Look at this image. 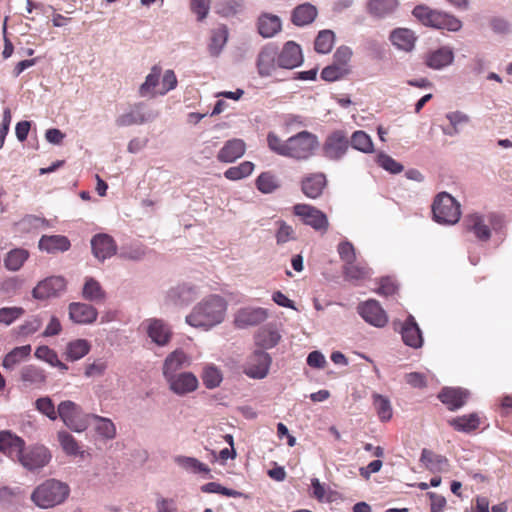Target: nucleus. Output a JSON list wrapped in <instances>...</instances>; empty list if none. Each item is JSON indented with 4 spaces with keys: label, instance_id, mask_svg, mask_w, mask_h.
<instances>
[{
    "label": "nucleus",
    "instance_id": "nucleus-31",
    "mask_svg": "<svg viewBox=\"0 0 512 512\" xmlns=\"http://www.w3.org/2000/svg\"><path fill=\"white\" fill-rule=\"evenodd\" d=\"M82 297L94 303H103L106 300V292L99 281L93 277H86L82 288Z\"/></svg>",
    "mask_w": 512,
    "mask_h": 512
},
{
    "label": "nucleus",
    "instance_id": "nucleus-52",
    "mask_svg": "<svg viewBox=\"0 0 512 512\" xmlns=\"http://www.w3.org/2000/svg\"><path fill=\"white\" fill-rule=\"evenodd\" d=\"M397 4V0H371L369 9L372 14L381 17L393 12Z\"/></svg>",
    "mask_w": 512,
    "mask_h": 512
},
{
    "label": "nucleus",
    "instance_id": "nucleus-26",
    "mask_svg": "<svg viewBox=\"0 0 512 512\" xmlns=\"http://www.w3.org/2000/svg\"><path fill=\"white\" fill-rule=\"evenodd\" d=\"M438 398L449 410L454 411L466 403L468 392L461 388L446 387L441 390Z\"/></svg>",
    "mask_w": 512,
    "mask_h": 512
},
{
    "label": "nucleus",
    "instance_id": "nucleus-41",
    "mask_svg": "<svg viewBox=\"0 0 512 512\" xmlns=\"http://www.w3.org/2000/svg\"><path fill=\"white\" fill-rule=\"evenodd\" d=\"M29 257V252L22 248L11 250L4 259L5 267L10 271L19 270Z\"/></svg>",
    "mask_w": 512,
    "mask_h": 512
},
{
    "label": "nucleus",
    "instance_id": "nucleus-18",
    "mask_svg": "<svg viewBox=\"0 0 512 512\" xmlns=\"http://www.w3.org/2000/svg\"><path fill=\"white\" fill-rule=\"evenodd\" d=\"M92 253L99 261H104L107 258L116 254L117 245L114 239L104 233L95 235L91 239Z\"/></svg>",
    "mask_w": 512,
    "mask_h": 512
},
{
    "label": "nucleus",
    "instance_id": "nucleus-27",
    "mask_svg": "<svg viewBox=\"0 0 512 512\" xmlns=\"http://www.w3.org/2000/svg\"><path fill=\"white\" fill-rule=\"evenodd\" d=\"M454 60V53L449 47H440L425 55V64L432 69H442L450 65Z\"/></svg>",
    "mask_w": 512,
    "mask_h": 512
},
{
    "label": "nucleus",
    "instance_id": "nucleus-24",
    "mask_svg": "<svg viewBox=\"0 0 512 512\" xmlns=\"http://www.w3.org/2000/svg\"><path fill=\"white\" fill-rule=\"evenodd\" d=\"M463 226L465 231L472 232L480 241H488L491 237V230L485 224L483 216L474 213L464 218Z\"/></svg>",
    "mask_w": 512,
    "mask_h": 512
},
{
    "label": "nucleus",
    "instance_id": "nucleus-17",
    "mask_svg": "<svg viewBox=\"0 0 512 512\" xmlns=\"http://www.w3.org/2000/svg\"><path fill=\"white\" fill-rule=\"evenodd\" d=\"M277 57L279 67L285 69H293L303 62L301 47L294 41L286 42Z\"/></svg>",
    "mask_w": 512,
    "mask_h": 512
},
{
    "label": "nucleus",
    "instance_id": "nucleus-36",
    "mask_svg": "<svg viewBox=\"0 0 512 512\" xmlns=\"http://www.w3.org/2000/svg\"><path fill=\"white\" fill-rule=\"evenodd\" d=\"M390 40L397 48L404 51H411L414 47L416 37L409 29L397 28L390 34Z\"/></svg>",
    "mask_w": 512,
    "mask_h": 512
},
{
    "label": "nucleus",
    "instance_id": "nucleus-4",
    "mask_svg": "<svg viewBox=\"0 0 512 512\" xmlns=\"http://www.w3.org/2000/svg\"><path fill=\"white\" fill-rule=\"evenodd\" d=\"M318 138L311 132L301 131L286 140L285 157L306 160L318 147Z\"/></svg>",
    "mask_w": 512,
    "mask_h": 512
},
{
    "label": "nucleus",
    "instance_id": "nucleus-11",
    "mask_svg": "<svg viewBox=\"0 0 512 512\" xmlns=\"http://www.w3.org/2000/svg\"><path fill=\"white\" fill-rule=\"evenodd\" d=\"M51 459L49 450L44 446H34L24 451L17 460L28 470H37L46 466Z\"/></svg>",
    "mask_w": 512,
    "mask_h": 512
},
{
    "label": "nucleus",
    "instance_id": "nucleus-6",
    "mask_svg": "<svg viewBox=\"0 0 512 512\" xmlns=\"http://www.w3.org/2000/svg\"><path fill=\"white\" fill-rule=\"evenodd\" d=\"M58 417L72 431L83 432L88 428L90 415H84L75 402L66 400L58 405Z\"/></svg>",
    "mask_w": 512,
    "mask_h": 512
},
{
    "label": "nucleus",
    "instance_id": "nucleus-64",
    "mask_svg": "<svg viewBox=\"0 0 512 512\" xmlns=\"http://www.w3.org/2000/svg\"><path fill=\"white\" fill-rule=\"evenodd\" d=\"M35 357L49 363L51 366L57 362L58 355L50 347L43 345L39 346L35 351Z\"/></svg>",
    "mask_w": 512,
    "mask_h": 512
},
{
    "label": "nucleus",
    "instance_id": "nucleus-10",
    "mask_svg": "<svg viewBox=\"0 0 512 512\" xmlns=\"http://www.w3.org/2000/svg\"><path fill=\"white\" fill-rule=\"evenodd\" d=\"M278 49L274 45H266L259 52L256 59L257 72L260 77H272L275 75L278 65Z\"/></svg>",
    "mask_w": 512,
    "mask_h": 512
},
{
    "label": "nucleus",
    "instance_id": "nucleus-37",
    "mask_svg": "<svg viewBox=\"0 0 512 512\" xmlns=\"http://www.w3.org/2000/svg\"><path fill=\"white\" fill-rule=\"evenodd\" d=\"M91 349L90 343L85 339L70 341L65 350V357L68 361H77L86 356Z\"/></svg>",
    "mask_w": 512,
    "mask_h": 512
},
{
    "label": "nucleus",
    "instance_id": "nucleus-46",
    "mask_svg": "<svg viewBox=\"0 0 512 512\" xmlns=\"http://www.w3.org/2000/svg\"><path fill=\"white\" fill-rule=\"evenodd\" d=\"M228 31L225 26L215 29L211 36V43L209 44V51L212 56H218L222 48L227 42Z\"/></svg>",
    "mask_w": 512,
    "mask_h": 512
},
{
    "label": "nucleus",
    "instance_id": "nucleus-5",
    "mask_svg": "<svg viewBox=\"0 0 512 512\" xmlns=\"http://www.w3.org/2000/svg\"><path fill=\"white\" fill-rule=\"evenodd\" d=\"M432 213L436 222L452 225L460 219V204L451 195L442 192L434 199Z\"/></svg>",
    "mask_w": 512,
    "mask_h": 512
},
{
    "label": "nucleus",
    "instance_id": "nucleus-28",
    "mask_svg": "<svg viewBox=\"0 0 512 512\" xmlns=\"http://www.w3.org/2000/svg\"><path fill=\"white\" fill-rule=\"evenodd\" d=\"M20 378L27 387L41 388L46 384L47 374L40 367L27 365L21 369Z\"/></svg>",
    "mask_w": 512,
    "mask_h": 512
},
{
    "label": "nucleus",
    "instance_id": "nucleus-54",
    "mask_svg": "<svg viewBox=\"0 0 512 512\" xmlns=\"http://www.w3.org/2000/svg\"><path fill=\"white\" fill-rule=\"evenodd\" d=\"M35 407L52 421L58 418V408L55 409L53 401L48 396L38 398L35 402Z\"/></svg>",
    "mask_w": 512,
    "mask_h": 512
},
{
    "label": "nucleus",
    "instance_id": "nucleus-22",
    "mask_svg": "<svg viewBox=\"0 0 512 512\" xmlns=\"http://www.w3.org/2000/svg\"><path fill=\"white\" fill-rule=\"evenodd\" d=\"M401 336L407 346L420 348L423 345L422 332L412 315H409L403 322Z\"/></svg>",
    "mask_w": 512,
    "mask_h": 512
},
{
    "label": "nucleus",
    "instance_id": "nucleus-34",
    "mask_svg": "<svg viewBox=\"0 0 512 512\" xmlns=\"http://www.w3.org/2000/svg\"><path fill=\"white\" fill-rule=\"evenodd\" d=\"M420 461L431 472L446 471L449 467L448 459L445 456L436 454L426 448L421 452Z\"/></svg>",
    "mask_w": 512,
    "mask_h": 512
},
{
    "label": "nucleus",
    "instance_id": "nucleus-23",
    "mask_svg": "<svg viewBox=\"0 0 512 512\" xmlns=\"http://www.w3.org/2000/svg\"><path fill=\"white\" fill-rule=\"evenodd\" d=\"M246 151V144L242 139H231L225 142L217 154V160L223 163H232L241 158Z\"/></svg>",
    "mask_w": 512,
    "mask_h": 512
},
{
    "label": "nucleus",
    "instance_id": "nucleus-49",
    "mask_svg": "<svg viewBox=\"0 0 512 512\" xmlns=\"http://www.w3.org/2000/svg\"><path fill=\"white\" fill-rule=\"evenodd\" d=\"M254 170V164L250 161H244L238 166L228 168L224 172V176L229 180H240L249 176Z\"/></svg>",
    "mask_w": 512,
    "mask_h": 512
},
{
    "label": "nucleus",
    "instance_id": "nucleus-47",
    "mask_svg": "<svg viewBox=\"0 0 512 512\" xmlns=\"http://www.w3.org/2000/svg\"><path fill=\"white\" fill-rule=\"evenodd\" d=\"M334 40L335 35L331 30H322L315 39L314 48L318 53L327 54L332 50Z\"/></svg>",
    "mask_w": 512,
    "mask_h": 512
},
{
    "label": "nucleus",
    "instance_id": "nucleus-42",
    "mask_svg": "<svg viewBox=\"0 0 512 512\" xmlns=\"http://www.w3.org/2000/svg\"><path fill=\"white\" fill-rule=\"evenodd\" d=\"M175 462L183 469L194 474H208L210 472L208 465L194 457L178 456L175 458Z\"/></svg>",
    "mask_w": 512,
    "mask_h": 512
},
{
    "label": "nucleus",
    "instance_id": "nucleus-50",
    "mask_svg": "<svg viewBox=\"0 0 512 512\" xmlns=\"http://www.w3.org/2000/svg\"><path fill=\"white\" fill-rule=\"evenodd\" d=\"M344 275L348 279L360 280L369 275V268L366 265L357 263L356 260L347 262L344 265Z\"/></svg>",
    "mask_w": 512,
    "mask_h": 512
},
{
    "label": "nucleus",
    "instance_id": "nucleus-32",
    "mask_svg": "<svg viewBox=\"0 0 512 512\" xmlns=\"http://www.w3.org/2000/svg\"><path fill=\"white\" fill-rule=\"evenodd\" d=\"M258 32L264 38H270L281 31L282 23L278 16L264 13L258 18Z\"/></svg>",
    "mask_w": 512,
    "mask_h": 512
},
{
    "label": "nucleus",
    "instance_id": "nucleus-62",
    "mask_svg": "<svg viewBox=\"0 0 512 512\" xmlns=\"http://www.w3.org/2000/svg\"><path fill=\"white\" fill-rule=\"evenodd\" d=\"M351 57H352V50L347 46H341L334 53L333 63H335L339 66H344V68H350L349 62L351 60Z\"/></svg>",
    "mask_w": 512,
    "mask_h": 512
},
{
    "label": "nucleus",
    "instance_id": "nucleus-56",
    "mask_svg": "<svg viewBox=\"0 0 512 512\" xmlns=\"http://www.w3.org/2000/svg\"><path fill=\"white\" fill-rule=\"evenodd\" d=\"M201 491L204 493H217V494H221L223 496L233 497V498H239V497L243 496V494L241 492L226 488L216 482H208V483L204 484L203 486H201Z\"/></svg>",
    "mask_w": 512,
    "mask_h": 512
},
{
    "label": "nucleus",
    "instance_id": "nucleus-3",
    "mask_svg": "<svg viewBox=\"0 0 512 512\" xmlns=\"http://www.w3.org/2000/svg\"><path fill=\"white\" fill-rule=\"evenodd\" d=\"M413 15L426 26L448 31H458L462 27V22L455 16L432 10L426 6H417L413 10Z\"/></svg>",
    "mask_w": 512,
    "mask_h": 512
},
{
    "label": "nucleus",
    "instance_id": "nucleus-21",
    "mask_svg": "<svg viewBox=\"0 0 512 512\" xmlns=\"http://www.w3.org/2000/svg\"><path fill=\"white\" fill-rule=\"evenodd\" d=\"M326 185L327 179L324 173H311L302 179L301 190L308 198L316 199L322 195Z\"/></svg>",
    "mask_w": 512,
    "mask_h": 512
},
{
    "label": "nucleus",
    "instance_id": "nucleus-20",
    "mask_svg": "<svg viewBox=\"0 0 512 512\" xmlns=\"http://www.w3.org/2000/svg\"><path fill=\"white\" fill-rule=\"evenodd\" d=\"M69 318L76 324H91L96 321L98 312L90 304L72 302L69 304Z\"/></svg>",
    "mask_w": 512,
    "mask_h": 512
},
{
    "label": "nucleus",
    "instance_id": "nucleus-25",
    "mask_svg": "<svg viewBox=\"0 0 512 512\" xmlns=\"http://www.w3.org/2000/svg\"><path fill=\"white\" fill-rule=\"evenodd\" d=\"M25 442L20 437L9 431L0 432V452L6 454L11 459H17L24 449Z\"/></svg>",
    "mask_w": 512,
    "mask_h": 512
},
{
    "label": "nucleus",
    "instance_id": "nucleus-55",
    "mask_svg": "<svg viewBox=\"0 0 512 512\" xmlns=\"http://www.w3.org/2000/svg\"><path fill=\"white\" fill-rule=\"evenodd\" d=\"M350 68H344V66H339L335 63L325 67L321 72V77L325 81L333 82L337 81L347 74H349Z\"/></svg>",
    "mask_w": 512,
    "mask_h": 512
},
{
    "label": "nucleus",
    "instance_id": "nucleus-61",
    "mask_svg": "<svg viewBox=\"0 0 512 512\" xmlns=\"http://www.w3.org/2000/svg\"><path fill=\"white\" fill-rule=\"evenodd\" d=\"M337 251L342 261L345 263L356 260V251L354 245L349 241L340 242Z\"/></svg>",
    "mask_w": 512,
    "mask_h": 512
},
{
    "label": "nucleus",
    "instance_id": "nucleus-58",
    "mask_svg": "<svg viewBox=\"0 0 512 512\" xmlns=\"http://www.w3.org/2000/svg\"><path fill=\"white\" fill-rule=\"evenodd\" d=\"M25 313L22 307H3L0 308V323L10 325Z\"/></svg>",
    "mask_w": 512,
    "mask_h": 512
},
{
    "label": "nucleus",
    "instance_id": "nucleus-33",
    "mask_svg": "<svg viewBox=\"0 0 512 512\" xmlns=\"http://www.w3.org/2000/svg\"><path fill=\"white\" fill-rule=\"evenodd\" d=\"M39 248L48 253L64 252L70 248V241L62 235H44L39 241Z\"/></svg>",
    "mask_w": 512,
    "mask_h": 512
},
{
    "label": "nucleus",
    "instance_id": "nucleus-45",
    "mask_svg": "<svg viewBox=\"0 0 512 512\" xmlns=\"http://www.w3.org/2000/svg\"><path fill=\"white\" fill-rule=\"evenodd\" d=\"M257 189L264 193L269 194L279 188V183L276 176L271 172H262L255 181Z\"/></svg>",
    "mask_w": 512,
    "mask_h": 512
},
{
    "label": "nucleus",
    "instance_id": "nucleus-14",
    "mask_svg": "<svg viewBox=\"0 0 512 512\" xmlns=\"http://www.w3.org/2000/svg\"><path fill=\"white\" fill-rule=\"evenodd\" d=\"M147 335L155 344L165 346L171 339L170 327L161 319L150 318L142 323Z\"/></svg>",
    "mask_w": 512,
    "mask_h": 512
},
{
    "label": "nucleus",
    "instance_id": "nucleus-16",
    "mask_svg": "<svg viewBox=\"0 0 512 512\" xmlns=\"http://www.w3.org/2000/svg\"><path fill=\"white\" fill-rule=\"evenodd\" d=\"M270 364L271 358L268 353L255 351L245 368V374L254 379H262L267 376Z\"/></svg>",
    "mask_w": 512,
    "mask_h": 512
},
{
    "label": "nucleus",
    "instance_id": "nucleus-13",
    "mask_svg": "<svg viewBox=\"0 0 512 512\" xmlns=\"http://www.w3.org/2000/svg\"><path fill=\"white\" fill-rule=\"evenodd\" d=\"M169 388L177 395H185L195 391L199 382L192 372H181L165 377Z\"/></svg>",
    "mask_w": 512,
    "mask_h": 512
},
{
    "label": "nucleus",
    "instance_id": "nucleus-1",
    "mask_svg": "<svg viewBox=\"0 0 512 512\" xmlns=\"http://www.w3.org/2000/svg\"><path fill=\"white\" fill-rule=\"evenodd\" d=\"M226 303L220 296H210L199 303L186 317L189 325L210 329L220 324L225 317Z\"/></svg>",
    "mask_w": 512,
    "mask_h": 512
},
{
    "label": "nucleus",
    "instance_id": "nucleus-12",
    "mask_svg": "<svg viewBox=\"0 0 512 512\" xmlns=\"http://www.w3.org/2000/svg\"><path fill=\"white\" fill-rule=\"evenodd\" d=\"M357 311L369 324L375 327H384L388 322V316L378 301L367 300L358 305Z\"/></svg>",
    "mask_w": 512,
    "mask_h": 512
},
{
    "label": "nucleus",
    "instance_id": "nucleus-51",
    "mask_svg": "<svg viewBox=\"0 0 512 512\" xmlns=\"http://www.w3.org/2000/svg\"><path fill=\"white\" fill-rule=\"evenodd\" d=\"M373 405L381 421H388L392 417V407L388 398L380 395H373Z\"/></svg>",
    "mask_w": 512,
    "mask_h": 512
},
{
    "label": "nucleus",
    "instance_id": "nucleus-57",
    "mask_svg": "<svg viewBox=\"0 0 512 512\" xmlns=\"http://www.w3.org/2000/svg\"><path fill=\"white\" fill-rule=\"evenodd\" d=\"M377 164L386 171H389L393 174H397L403 171V165L385 153H379L377 155Z\"/></svg>",
    "mask_w": 512,
    "mask_h": 512
},
{
    "label": "nucleus",
    "instance_id": "nucleus-9",
    "mask_svg": "<svg viewBox=\"0 0 512 512\" xmlns=\"http://www.w3.org/2000/svg\"><path fill=\"white\" fill-rule=\"evenodd\" d=\"M349 148V140L343 131L337 130L327 136L322 147L323 155L330 160H339Z\"/></svg>",
    "mask_w": 512,
    "mask_h": 512
},
{
    "label": "nucleus",
    "instance_id": "nucleus-44",
    "mask_svg": "<svg viewBox=\"0 0 512 512\" xmlns=\"http://www.w3.org/2000/svg\"><path fill=\"white\" fill-rule=\"evenodd\" d=\"M280 334L275 330L263 328L259 330L255 337V342L259 347L269 349L278 344L280 341Z\"/></svg>",
    "mask_w": 512,
    "mask_h": 512
},
{
    "label": "nucleus",
    "instance_id": "nucleus-40",
    "mask_svg": "<svg viewBox=\"0 0 512 512\" xmlns=\"http://www.w3.org/2000/svg\"><path fill=\"white\" fill-rule=\"evenodd\" d=\"M201 378L204 386L207 389H214L220 386L223 375L221 370L216 367L214 364H207L203 368V372L201 374Z\"/></svg>",
    "mask_w": 512,
    "mask_h": 512
},
{
    "label": "nucleus",
    "instance_id": "nucleus-60",
    "mask_svg": "<svg viewBox=\"0 0 512 512\" xmlns=\"http://www.w3.org/2000/svg\"><path fill=\"white\" fill-rule=\"evenodd\" d=\"M42 326V320L39 316H34L26 320L17 329V333L21 336H28L37 332Z\"/></svg>",
    "mask_w": 512,
    "mask_h": 512
},
{
    "label": "nucleus",
    "instance_id": "nucleus-19",
    "mask_svg": "<svg viewBox=\"0 0 512 512\" xmlns=\"http://www.w3.org/2000/svg\"><path fill=\"white\" fill-rule=\"evenodd\" d=\"M268 314L263 308H242L235 314L234 324L238 328H246L262 323Z\"/></svg>",
    "mask_w": 512,
    "mask_h": 512
},
{
    "label": "nucleus",
    "instance_id": "nucleus-29",
    "mask_svg": "<svg viewBox=\"0 0 512 512\" xmlns=\"http://www.w3.org/2000/svg\"><path fill=\"white\" fill-rule=\"evenodd\" d=\"M317 8L310 3H303L296 6L291 15V21L298 27L311 24L317 17Z\"/></svg>",
    "mask_w": 512,
    "mask_h": 512
},
{
    "label": "nucleus",
    "instance_id": "nucleus-39",
    "mask_svg": "<svg viewBox=\"0 0 512 512\" xmlns=\"http://www.w3.org/2000/svg\"><path fill=\"white\" fill-rule=\"evenodd\" d=\"M90 418L96 422L95 430L102 438L110 440L116 437V426L111 419L96 414H91Z\"/></svg>",
    "mask_w": 512,
    "mask_h": 512
},
{
    "label": "nucleus",
    "instance_id": "nucleus-59",
    "mask_svg": "<svg viewBox=\"0 0 512 512\" xmlns=\"http://www.w3.org/2000/svg\"><path fill=\"white\" fill-rule=\"evenodd\" d=\"M277 225L278 229L275 235L277 244L280 245L295 240V231L291 225L285 221H278Z\"/></svg>",
    "mask_w": 512,
    "mask_h": 512
},
{
    "label": "nucleus",
    "instance_id": "nucleus-63",
    "mask_svg": "<svg viewBox=\"0 0 512 512\" xmlns=\"http://www.w3.org/2000/svg\"><path fill=\"white\" fill-rule=\"evenodd\" d=\"M177 86V78L173 70H167L162 78L161 87L158 89V94L164 95Z\"/></svg>",
    "mask_w": 512,
    "mask_h": 512
},
{
    "label": "nucleus",
    "instance_id": "nucleus-2",
    "mask_svg": "<svg viewBox=\"0 0 512 512\" xmlns=\"http://www.w3.org/2000/svg\"><path fill=\"white\" fill-rule=\"evenodd\" d=\"M69 486L56 479H48L35 488L31 500L42 509L63 503L69 496Z\"/></svg>",
    "mask_w": 512,
    "mask_h": 512
},
{
    "label": "nucleus",
    "instance_id": "nucleus-43",
    "mask_svg": "<svg viewBox=\"0 0 512 512\" xmlns=\"http://www.w3.org/2000/svg\"><path fill=\"white\" fill-rule=\"evenodd\" d=\"M31 353V346L24 345L15 347L12 351H10L3 359L2 365L6 369L13 368L16 364L20 363L26 357H28Z\"/></svg>",
    "mask_w": 512,
    "mask_h": 512
},
{
    "label": "nucleus",
    "instance_id": "nucleus-53",
    "mask_svg": "<svg viewBox=\"0 0 512 512\" xmlns=\"http://www.w3.org/2000/svg\"><path fill=\"white\" fill-rule=\"evenodd\" d=\"M58 441L64 450V452L68 455H77L79 453L80 447L76 439L66 431L58 432Z\"/></svg>",
    "mask_w": 512,
    "mask_h": 512
},
{
    "label": "nucleus",
    "instance_id": "nucleus-15",
    "mask_svg": "<svg viewBox=\"0 0 512 512\" xmlns=\"http://www.w3.org/2000/svg\"><path fill=\"white\" fill-rule=\"evenodd\" d=\"M155 116L151 111H145L143 103H137L128 112L117 117L116 124L119 127L140 125L152 120Z\"/></svg>",
    "mask_w": 512,
    "mask_h": 512
},
{
    "label": "nucleus",
    "instance_id": "nucleus-30",
    "mask_svg": "<svg viewBox=\"0 0 512 512\" xmlns=\"http://www.w3.org/2000/svg\"><path fill=\"white\" fill-rule=\"evenodd\" d=\"M189 365L190 359L187 354L183 350H175L164 361L163 375L164 377L171 376Z\"/></svg>",
    "mask_w": 512,
    "mask_h": 512
},
{
    "label": "nucleus",
    "instance_id": "nucleus-35",
    "mask_svg": "<svg viewBox=\"0 0 512 512\" xmlns=\"http://www.w3.org/2000/svg\"><path fill=\"white\" fill-rule=\"evenodd\" d=\"M448 423L458 432L471 433L479 428L481 421L477 413H471L455 417Z\"/></svg>",
    "mask_w": 512,
    "mask_h": 512
},
{
    "label": "nucleus",
    "instance_id": "nucleus-7",
    "mask_svg": "<svg viewBox=\"0 0 512 512\" xmlns=\"http://www.w3.org/2000/svg\"><path fill=\"white\" fill-rule=\"evenodd\" d=\"M293 213L299 217L303 224L310 226L315 231L324 234L328 231L329 221L327 215L318 208L309 204H296Z\"/></svg>",
    "mask_w": 512,
    "mask_h": 512
},
{
    "label": "nucleus",
    "instance_id": "nucleus-8",
    "mask_svg": "<svg viewBox=\"0 0 512 512\" xmlns=\"http://www.w3.org/2000/svg\"><path fill=\"white\" fill-rule=\"evenodd\" d=\"M66 280L61 276H50L38 282L32 290V296L36 300H47L59 296L66 290Z\"/></svg>",
    "mask_w": 512,
    "mask_h": 512
},
{
    "label": "nucleus",
    "instance_id": "nucleus-38",
    "mask_svg": "<svg viewBox=\"0 0 512 512\" xmlns=\"http://www.w3.org/2000/svg\"><path fill=\"white\" fill-rule=\"evenodd\" d=\"M161 75V68L154 66L151 72L147 75L145 82L139 88V94L142 97L155 96L158 94L156 88L159 86V78Z\"/></svg>",
    "mask_w": 512,
    "mask_h": 512
},
{
    "label": "nucleus",
    "instance_id": "nucleus-48",
    "mask_svg": "<svg viewBox=\"0 0 512 512\" xmlns=\"http://www.w3.org/2000/svg\"><path fill=\"white\" fill-rule=\"evenodd\" d=\"M351 146L364 153L373 152V143L370 136L362 131H355L351 136Z\"/></svg>",
    "mask_w": 512,
    "mask_h": 512
}]
</instances>
